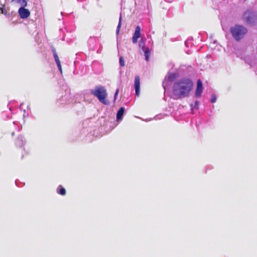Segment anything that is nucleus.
<instances>
[{
	"label": "nucleus",
	"instance_id": "obj_1",
	"mask_svg": "<svg viewBox=\"0 0 257 257\" xmlns=\"http://www.w3.org/2000/svg\"><path fill=\"white\" fill-rule=\"evenodd\" d=\"M193 83L190 79L183 78L176 81L173 87V95L175 99L187 97L192 90Z\"/></svg>",
	"mask_w": 257,
	"mask_h": 257
},
{
	"label": "nucleus",
	"instance_id": "obj_2",
	"mask_svg": "<svg viewBox=\"0 0 257 257\" xmlns=\"http://www.w3.org/2000/svg\"><path fill=\"white\" fill-rule=\"evenodd\" d=\"M90 93L96 97L99 101L104 105H109V101L106 99L107 93L105 87L102 85H97L94 89H90Z\"/></svg>",
	"mask_w": 257,
	"mask_h": 257
},
{
	"label": "nucleus",
	"instance_id": "obj_3",
	"mask_svg": "<svg viewBox=\"0 0 257 257\" xmlns=\"http://www.w3.org/2000/svg\"><path fill=\"white\" fill-rule=\"evenodd\" d=\"M230 31L233 38L238 41L243 38L247 30L242 26L236 25L230 28Z\"/></svg>",
	"mask_w": 257,
	"mask_h": 257
},
{
	"label": "nucleus",
	"instance_id": "obj_4",
	"mask_svg": "<svg viewBox=\"0 0 257 257\" xmlns=\"http://www.w3.org/2000/svg\"><path fill=\"white\" fill-rule=\"evenodd\" d=\"M244 21L248 24H253L256 22L257 14L250 10L245 11L243 16Z\"/></svg>",
	"mask_w": 257,
	"mask_h": 257
},
{
	"label": "nucleus",
	"instance_id": "obj_5",
	"mask_svg": "<svg viewBox=\"0 0 257 257\" xmlns=\"http://www.w3.org/2000/svg\"><path fill=\"white\" fill-rule=\"evenodd\" d=\"M146 41V39L145 37H142L139 43V47L144 53V55L145 57V60L147 61H148L150 58V51L148 47L145 46V43Z\"/></svg>",
	"mask_w": 257,
	"mask_h": 257
},
{
	"label": "nucleus",
	"instance_id": "obj_6",
	"mask_svg": "<svg viewBox=\"0 0 257 257\" xmlns=\"http://www.w3.org/2000/svg\"><path fill=\"white\" fill-rule=\"evenodd\" d=\"M135 94L139 97L140 95V78L139 76H136L135 78Z\"/></svg>",
	"mask_w": 257,
	"mask_h": 257
},
{
	"label": "nucleus",
	"instance_id": "obj_7",
	"mask_svg": "<svg viewBox=\"0 0 257 257\" xmlns=\"http://www.w3.org/2000/svg\"><path fill=\"white\" fill-rule=\"evenodd\" d=\"M19 14L22 19H26L30 15V12L29 10L25 9L24 7H21L19 9Z\"/></svg>",
	"mask_w": 257,
	"mask_h": 257
},
{
	"label": "nucleus",
	"instance_id": "obj_8",
	"mask_svg": "<svg viewBox=\"0 0 257 257\" xmlns=\"http://www.w3.org/2000/svg\"><path fill=\"white\" fill-rule=\"evenodd\" d=\"M141 28L138 26L135 28V33L133 36L132 42L134 44L138 42V39L141 37Z\"/></svg>",
	"mask_w": 257,
	"mask_h": 257
},
{
	"label": "nucleus",
	"instance_id": "obj_9",
	"mask_svg": "<svg viewBox=\"0 0 257 257\" xmlns=\"http://www.w3.org/2000/svg\"><path fill=\"white\" fill-rule=\"evenodd\" d=\"M203 91V85L200 79L197 80V87L195 91V96L197 97H199L201 96V94Z\"/></svg>",
	"mask_w": 257,
	"mask_h": 257
},
{
	"label": "nucleus",
	"instance_id": "obj_10",
	"mask_svg": "<svg viewBox=\"0 0 257 257\" xmlns=\"http://www.w3.org/2000/svg\"><path fill=\"white\" fill-rule=\"evenodd\" d=\"M16 145L19 147H23L26 144L25 139L22 136H19L16 140Z\"/></svg>",
	"mask_w": 257,
	"mask_h": 257
},
{
	"label": "nucleus",
	"instance_id": "obj_11",
	"mask_svg": "<svg viewBox=\"0 0 257 257\" xmlns=\"http://www.w3.org/2000/svg\"><path fill=\"white\" fill-rule=\"evenodd\" d=\"M124 108L121 107L117 112L116 113V119L117 121H120L122 119L123 115L124 113Z\"/></svg>",
	"mask_w": 257,
	"mask_h": 257
},
{
	"label": "nucleus",
	"instance_id": "obj_12",
	"mask_svg": "<svg viewBox=\"0 0 257 257\" xmlns=\"http://www.w3.org/2000/svg\"><path fill=\"white\" fill-rule=\"evenodd\" d=\"M178 77L177 73H169L168 76V79L169 81L172 82L177 77Z\"/></svg>",
	"mask_w": 257,
	"mask_h": 257
},
{
	"label": "nucleus",
	"instance_id": "obj_13",
	"mask_svg": "<svg viewBox=\"0 0 257 257\" xmlns=\"http://www.w3.org/2000/svg\"><path fill=\"white\" fill-rule=\"evenodd\" d=\"M57 193L61 195H65L66 194V190L61 185H59L57 189Z\"/></svg>",
	"mask_w": 257,
	"mask_h": 257
},
{
	"label": "nucleus",
	"instance_id": "obj_14",
	"mask_svg": "<svg viewBox=\"0 0 257 257\" xmlns=\"http://www.w3.org/2000/svg\"><path fill=\"white\" fill-rule=\"evenodd\" d=\"M13 1L17 3H20L23 6L27 5V2L25 0H13Z\"/></svg>",
	"mask_w": 257,
	"mask_h": 257
},
{
	"label": "nucleus",
	"instance_id": "obj_15",
	"mask_svg": "<svg viewBox=\"0 0 257 257\" xmlns=\"http://www.w3.org/2000/svg\"><path fill=\"white\" fill-rule=\"evenodd\" d=\"M55 61V62L56 63L57 66L58 67V68L60 72L62 74V67H61V63H60V60L58 59V60H56Z\"/></svg>",
	"mask_w": 257,
	"mask_h": 257
},
{
	"label": "nucleus",
	"instance_id": "obj_16",
	"mask_svg": "<svg viewBox=\"0 0 257 257\" xmlns=\"http://www.w3.org/2000/svg\"><path fill=\"white\" fill-rule=\"evenodd\" d=\"M121 16L120 15V17H119V23H118V24L117 25V29H116V33L117 35L118 34L119 31V29H120V28L121 27Z\"/></svg>",
	"mask_w": 257,
	"mask_h": 257
},
{
	"label": "nucleus",
	"instance_id": "obj_17",
	"mask_svg": "<svg viewBox=\"0 0 257 257\" xmlns=\"http://www.w3.org/2000/svg\"><path fill=\"white\" fill-rule=\"evenodd\" d=\"M119 64L121 66H124L125 65V62L123 59V58L122 56H120L119 59Z\"/></svg>",
	"mask_w": 257,
	"mask_h": 257
},
{
	"label": "nucleus",
	"instance_id": "obj_18",
	"mask_svg": "<svg viewBox=\"0 0 257 257\" xmlns=\"http://www.w3.org/2000/svg\"><path fill=\"white\" fill-rule=\"evenodd\" d=\"M198 105H199V102L198 101H196L195 102L194 106H193V105L192 104H191L190 105V106L192 108V109H193V108L198 109Z\"/></svg>",
	"mask_w": 257,
	"mask_h": 257
},
{
	"label": "nucleus",
	"instance_id": "obj_19",
	"mask_svg": "<svg viewBox=\"0 0 257 257\" xmlns=\"http://www.w3.org/2000/svg\"><path fill=\"white\" fill-rule=\"evenodd\" d=\"M216 95L214 94H212L211 96V99L210 101L212 103H214L216 102Z\"/></svg>",
	"mask_w": 257,
	"mask_h": 257
},
{
	"label": "nucleus",
	"instance_id": "obj_20",
	"mask_svg": "<svg viewBox=\"0 0 257 257\" xmlns=\"http://www.w3.org/2000/svg\"><path fill=\"white\" fill-rule=\"evenodd\" d=\"M0 11L3 14H4L5 15H7V12L6 11V10L4 8V6H3V7H2L1 8H0Z\"/></svg>",
	"mask_w": 257,
	"mask_h": 257
},
{
	"label": "nucleus",
	"instance_id": "obj_21",
	"mask_svg": "<svg viewBox=\"0 0 257 257\" xmlns=\"http://www.w3.org/2000/svg\"><path fill=\"white\" fill-rule=\"evenodd\" d=\"M118 92H119V89H117V90H116V91L115 92L114 96V101H115L116 100L117 97V95L118 94Z\"/></svg>",
	"mask_w": 257,
	"mask_h": 257
},
{
	"label": "nucleus",
	"instance_id": "obj_22",
	"mask_svg": "<svg viewBox=\"0 0 257 257\" xmlns=\"http://www.w3.org/2000/svg\"><path fill=\"white\" fill-rule=\"evenodd\" d=\"M190 44H191V42H190V40H187V41H185V45L187 46V47H188L189 45H190Z\"/></svg>",
	"mask_w": 257,
	"mask_h": 257
},
{
	"label": "nucleus",
	"instance_id": "obj_23",
	"mask_svg": "<svg viewBox=\"0 0 257 257\" xmlns=\"http://www.w3.org/2000/svg\"><path fill=\"white\" fill-rule=\"evenodd\" d=\"M53 56L55 59V60L59 59L57 54H55L53 55Z\"/></svg>",
	"mask_w": 257,
	"mask_h": 257
},
{
	"label": "nucleus",
	"instance_id": "obj_24",
	"mask_svg": "<svg viewBox=\"0 0 257 257\" xmlns=\"http://www.w3.org/2000/svg\"><path fill=\"white\" fill-rule=\"evenodd\" d=\"M53 56L55 59V60L59 59L57 54H55L53 55Z\"/></svg>",
	"mask_w": 257,
	"mask_h": 257
},
{
	"label": "nucleus",
	"instance_id": "obj_25",
	"mask_svg": "<svg viewBox=\"0 0 257 257\" xmlns=\"http://www.w3.org/2000/svg\"><path fill=\"white\" fill-rule=\"evenodd\" d=\"M142 120L144 121H151V120H153V119L152 118H147L146 119H142Z\"/></svg>",
	"mask_w": 257,
	"mask_h": 257
},
{
	"label": "nucleus",
	"instance_id": "obj_26",
	"mask_svg": "<svg viewBox=\"0 0 257 257\" xmlns=\"http://www.w3.org/2000/svg\"><path fill=\"white\" fill-rule=\"evenodd\" d=\"M52 52H53V55H55V54H57V53H56V50H55L54 48H53V49H52Z\"/></svg>",
	"mask_w": 257,
	"mask_h": 257
},
{
	"label": "nucleus",
	"instance_id": "obj_27",
	"mask_svg": "<svg viewBox=\"0 0 257 257\" xmlns=\"http://www.w3.org/2000/svg\"><path fill=\"white\" fill-rule=\"evenodd\" d=\"M160 118V116H159V115H157L155 117H154V119H159Z\"/></svg>",
	"mask_w": 257,
	"mask_h": 257
},
{
	"label": "nucleus",
	"instance_id": "obj_28",
	"mask_svg": "<svg viewBox=\"0 0 257 257\" xmlns=\"http://www.w3.org/2000/svg\"><path fill=\"white\" fill-rule=\"evenodd\" d=\"M166 2H169V3H170L172 1V0H165Z\"/></svg>",
	"mask_w": 257,
	"mask_h": 257
},
{
	"label": "nucleus",
	"instance_id": "obj_29",
	"mask_svg": "<svg viewBox=\"0 0 257 257\" xmlns=\"http://www.w3.org/2000/svg\"><path fill=\"white\" fill-rule=\"evenodd\" d=\"M12 136H14V132H13V133H12Z\"/></svg>",
	"mask_w": 257,
	"mask_h": 257
}]
</instances>
